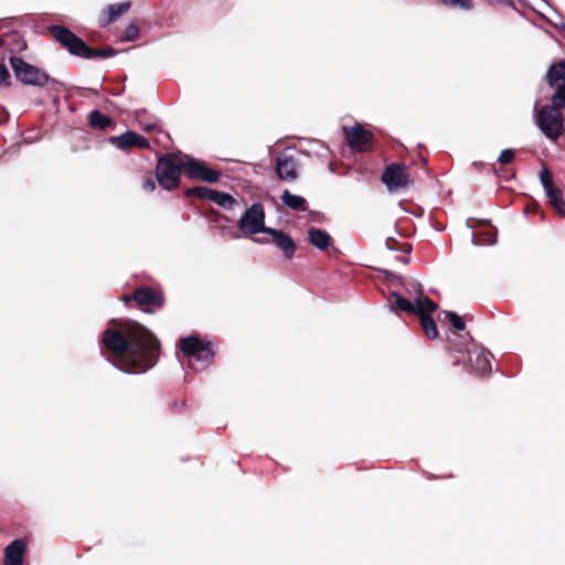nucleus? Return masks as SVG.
Listing matches in <instances>:
<instances>
[{
	"instance_id": "obj_9",
	"label": "nucleus",
	"mask_w": 565,
	"mask_h": 565,
	"mask_svg": "<svg viewBox=\"0 0 565 565\" xmlns=\"http://www.w3.org/2000/svg\"><path fill=\"white\" fill-rule=\"evenodd\" d=\"M437 309V303H435L429 298H419L417 299V315L420 320V324L425 331V334L429 339H436L438 337L437 326L434 319L430 317V313Z\"/></svg>"
},
{
	"instance_id": "obj_8",
	"label": "nucleus",
	"mask_w": 565,
	"mask_h": 565,
	"mask_svg": "<svg viewBox=\"0 0 565 565\" xmlns=\"http://www.w3.org/2000/svg\"><path fill=\"white\" fill-rule=\"evenodd\" d=\"M382 181L390 191L406 189L412 183L406 167L398 163L386 167Z\"/></svg>"
},
{
	"instance_id": "obj_38",
	"label": "nucleus",
	"mask_w": 565,
	"mask_h": 565,
	"mask_svg": "<svg viewBox=\"0 0 565 565\" xmlns=\"http://www.w3.org/2000/svg\"><path fill=\"white\" fill-rule=\"evenodd\" d=\"M153 128H154V125H148V126H146L143 129H145L146 131H150V130H152Z\"/></svg>"
},
{
	"instance_id": "obj_21",
	"label": "nucleus",
	"mask_w": 565,
	"mask_h": 565,
	"mask_svg": "<svg viewBox=\"0 0 565 565\" xmlns=\"http://www.w3.org/2000/svg\"><path fill=\"white\" fill-rule=\"evenodd\" d=\"M545 193L548 198L550 203L558 211V213L565 217V211L563 210V198H562V191L552 185L551 188L545 190Z\"/></svg>"
},
{
	"instance_id": "obj_18",
	"label": "nucleus",
	"mask_w": 565,
	"mask_h": 565,
	"mask_svg": "<svg viewBox=\"0 0 565 565\" xmlns=\"http://www.w3.org/2000/svg\"><path fill=\"white\" fill-rule=\"evenodd\" d=\"M308 241L319 250H326L331 244V236L323 230L311 226L308 230Z\"/></svg>"
},
{
	"instance_id": "obj_22",
	"label": "nucleus",
	"mask_w": 565,
	"mask_h": 565,
	"mask_svg": "<svg viewBox=\"0 0 565 565\" xmlns=\"http://www.w3.org/2000/svg\"><path fill=\"white\" fill-rule=\"evenodd\" d=\"M210 201L224 209H232L236 203L232 195L216 190H213L212 196H210Z\"/></svg>"
},
{
	"instance_id": "obj_12",
	"label": "nucleus",
	"mask_w": 565,
	"mask_h": 565,
	"mask_svg": "<svg viewBox=\"0 0 565 565\" xmlns=\"http://www.w3.org/2000/svg\"><path fill=\"white\" fill-rule=\"evenodd\" d=\"M109 141L120 150H128L132 147L147 149L150 146L149 141L143 136L131 130H127L120 136L110 137Z\"/></svg>"
},
{
	"instance_id": "obj_14",
	"label": "nucleus",
	"mask_w": 565,
	"mask_h": 565,
	"mask_svg": "<svg viewBox=\"0 0 565 565\" xmlns=\"http://www.w3.org/2000/svg\"><path fill=\"white\" fill-rule=\"evenodd\" d=\"M491 353L483 349L475 348L469 351L468 359L471 369L480 376L487 375L491 372V364L489 358Z\"/></svg>"
},
{
	"instance_id": "obj_15",
	"label": "nucleus",
	"mask_w": 565,
	"mask_h": 565,
	"mask_svg": "<svg viewBox=\"0 0 565 565\" xmlns=\"http://www.w3.org/2000/svg\"><path fill=\"white\" fill-rule=\"evenodd\" d=\"M275 169L281 180L294 181L297 179L296 160L286 152L277 157Z\"/></svg>"
},
{
	"instance_id": "obj_24",
	"label": "nucleus",
	"mask_w": 565,
	"mask_h": 565,
	"mask_svg": "<svg viewBox=\"0 0 565 565\" xmlns=\"http://www.w3.org/2000/svg\"><path fill=\"white\" fill-rule=\"evenodd\" d=\"M392 296L395 299V306L402 311L409 312V313H417V299H415V303H412L411 301L403 298L397 292H392Z\"/></svg>"
},
{
	"instance_id": "obj_36",
	"label": "nucleus",
	"mask_w": 565,
	"mask_h": 565,
	"mask_svg": "<svg viewBox=\"0 0 565 565\" xmlns=\"http://www.w3.org/2000/svg\"><path fill=\"white\" fill-rule=\"evenodd\" d=\"M142 188L143 190L151 192L156 189V181L150 175L146 177L142 182Z\"/></svg>"
},
{
	"instance_id": "obj_39",
	"label": "nucleus",
	"mask_w": 565,
	"mask_h": 565,
	"mask_svg": "<svg viewBox=\"0 0 565 565\" xmlns=\"http://www.w3.org/2000/svg\"><path fill=\"white\" fill-rule=\"evenodd\" d=\"M3 45V40L0 38V46Z\"/></svg>"
},
{
	"instance_id": "obj_17",
	"label": "nucleus",
	"mask_w": 565,
	"mask_h": 565,
	"mask_svg": "<svg viewBox=\"0 0 565 565\" xmlns=\"http://www.w3.org/2000/svg\"><path fill=\"white\" fill-rule=\"evenodd\" d=\"M25 552V543L22 540H14L4 548V565H22Z\"/></svg>"
},
{
	"instance_id": "obj_11",
	"label": "nucleus",
	"mask_w": 565,
	"mask_h": 565,
	"mask_svg": "<svg viewBox=\"0 0 565 565\" xmlns=\"http://www.w3.org/2000/svg\"><path fill=\"white\" fill-rule=\"evenodd\" d=\"M188 178L201 179L210 183L217 182L221 173L214 169L205 167L202 162L193 159H188L184 164Z\"/></svg>"
},
{
	"instance_id": "obj_30",
	"label": "nucleus",
	"mask_w": 565,
	"mask_h": 565,
	"mask_svg": "<svg viewBox=\"0 0 565 565\" xmlns=\"http://www.w3.org/2000/svg\"><path fill=\"white\" fill-rule=\"evenodd\" d=\"M446 317L449 319V321L455 330L461 331L465 329V323H463L461 317H459L457 313H455L452 311H446Z\"/></svg>"
},
{
	"instance_id": "obj_32",
	"label": "nucleus",
	"mask_w": 565,
	"mask_h": 565,
	"mask_svg": "<svg viewBox=\"0 0 565 565\" xmlns=\"http://www.w3.org/2000/svg\"><path fill=\"white\" fill-rule=\"evenodd\" d=\"M540 181L544 188V190L551 188L553 184L552 177L547 168L544 166L540 172Z\"/></svg>"
},
{
	"instance_id": "obj_2",
	"label": "nucleus",
	"mask_w": 565,
	"mask_h": 565,
	"mask_svg": "<svg viewBox=\"0 0 565 565\" xmlns=\"http://www.w3.org/2000/svg\"><path fill=\"white\" fill-rule=\"evenodd\" d=\"M52 36L61 43L73 55L83 58L103 57L107 58L115 55V50L111 47L106 49H92L82 39L75 35L68 29L61 25L50 26Z\"/></svg>"
},
{
	"instance_id": "obj_13",
	"label": "nucleus",
	"mask_w": 565,
	"mask_h": 565,
	"mask_svg": "<svg viewBox=\"0 0 565 565\" xmlns=\"http://www.w3.org/2000/svg\"><path fill=\"white\" fill-rule=\"evenodd\" d=\"M122 299L126 303L135 300L139 305H151L154 307H161L163 303L162 294L151 288H138L131 296H125Z\"/></svg>"
},
{
	"instance_id": "obj_27",
	"label": "nucleus",
	"mask_w": 565,
	"mask_h": 565,
	"mask_svg": "<svg viewBox=\"0 0 565 565\" xmlns=\"http://www.w3.org/2000/svg\"><path fill=\"white\" fill-rule=\"evenodd\" d=\"M213 189L206 186H194L186 191V196H196L203 200H209L212 196Z\"/></svg>"
},
{
	"instance_id": "obj_20",
	"label": "nucleus",
	"mask_w": 565,
	"mask_h": 565,
	"mask_svg": "<svg viewBox=\"0 0 565 565\" xmlns=\"http://www.w3.org/2000/svg\"><path fill=\"white\" fill-rule=\"evenodd\" d=\"M546 79L550 86H555L558 83L565 85V62L553 64L546 73Z\"/></svg>"
},
{
	"instance_id": "obj_10",
	"label": "nucleus",
	"mask_w": 565,
	"mask_h": 565,
	"mask_svg": "<svg viewBox=\"0 0 565 565\" xmlns=\"http://www.w3.org/2000/svg\"><path fill=\"white\" fill-rule=\"evenodd\" d=\"M350 147L356 151L363 152L372 148L373 136L370 131L356 125L352 128H343Z\"/></svg>"
},
{
	"instance_id": "obj_31",
	"label": "nucleus",
	"mask_w": 565,
	"mask_h": 565,
	"mask_svg": "<svg viewBox=\"0 0 565 565\" xmlns=\"http://www.w3.org/2000/svg\"><path fill=\"white\" fill-rule=\"evenodd\" d=\"M444 4L452 8H461L465 10H469L472 8V2L470 0H440Z\"/></svg>"
},
{
	"instance_id": "obj_1",
	"label": "nucleus",
	"mask_w": 565,
	"mask_h": 565,
	"mask_svg": "<svg viewBox=\"0 0 565 565\" xmlns=\"http://www.w3.org/2000/svg\"><path fill=\"white\" fill-rule=\"evenodd\" d=\"M102 343L115 359L114 365L126 373H143L158 360L159 341L151 331L134 321L121 323L118 330L106 329Z\"/></svg>"
},
{
	"instance_id": "obj_29",
	"label": "nucleus",
	"mask_w": 565,
	"mask_h": 565,
	"mask_svg": "<svg viewBox=\"0 0 565 565\" xmlns=\"http://www.w3.org/2000/svg\"><path fill=\"white\" fill-rule=\"evenodd\" d=\"M406 290L409 295H414L415 299L427 298L424 296L422 285L415 279H411L406 282Z\"/></svg>"
},
{
	"instance_id": "obj_37",
	"label": "nucleus",
	"mask_w": 565,
	"mask_h": 565,
	"mask_svg": "<svg viewBox=\"0 0 565 565\" xmlns=\"http://www.w3.org/2000/svg\"><path fill=\"white\" fill-rule=\"evenodd\" d=\"M396 244H397V242H396L394 238H392V237H388V238H386V241H385V245H386V247H387L388 249H391V250L396 249Z\"/></svg>"
},
{
	"instance_id": "obj_16",
	"label": "nucleus",
	"mask_w": 565,
	"mask_h": 565,
	"mask_svg": "<svg viewBox=\"0 0 565 565\" xmlns=\"http://www.w3.org/2000/svg\"><path fill=\"white\" fill-rule=\"evenodd\" d=\"M266 234H269L271 236V241L277 245L278 248L282 250L284 255L287 258H291L294 256L296 245L290 235L280 230H275L270 227L266 230Z\"/></svg>"
},
{
	"instance_id": "obj_25",
	"label": "nucleus",
	"mask_w": 565,
	"mask_h": 565,
	"mask_svg": "<svg viewBox=\"0 0 565 565\" xmlns=\"http://www.w3.org/2000/svg\"><path fill=\"white\" fill-rule=\"evenodd\" d=\"M472 243L477 246L494 245L497 243V234L492 231L482 232L477 236H472Z\"/></svg>"
},
{
	"instance_id": "obj_6",
	"label": "nucleus",
	"mask_w": 565,
	"mask_h": 565,
	"mask_svg": "<svg viewBox=\"0 0 565 565\" xmlns=\"http://www.w3.org/2000/svg\"><path fill=\"white\" fill-rule=\"evenodd\" d=\"M9 62L15 78L24 85L43 87L50 82L55 83L45 71L26 63L21 57L11 56Z\"/></svg>"
},
{
	"instance_id": "obj_34",
	"label": "nucleus",
	"mask_w": 565,
	"mask_h": 565,
	"mask_svg": "<svg viewBox=\"0 0 565 565\" xmlns=\"http://www.w3.org/2000/svg\"><path fill=\"white\" fill-rule=\"evenodd\" d=\"M139 35V29L136 24H129L122 35L126 41H134Z\"/></svg>"
},
{
	"instance_id": "obj_4",
	"label": "nucleus",
	"mask_w": 565,
	"mask_h": 565,
	"mask_svg": "<svg viewBox=\"0 0 565 565\" xmlns=\"http://www.w3.org/2000/svg\"><path fill=\"white\" fill-rule=\"evenodd\" d=\"M180 350L188 355L189 367L195 371L205 369L214 354L210 342L202 341L194 335L183 338L180 342Z\"/></svg>"
},
{
	"instance_id": "obj_26",
	"label": "nucleus",
	"mask_w": 565,
	"mask_h": 565,
	"mask_svg": "<svg viewBox=\"0 0 565 565\" xmlns=\"http://www.w3.org/2000/svg\"><path fill=\"white\" fill-rule=\"evenodd\" d=\"M130 8L129 2L115 3L108 7V21L113 22Z\"/></svg>"
},
{
	"instance_id": "obj_23",
	"label": "nucleus",
	"mask_w": 565,
	"mask_h": 565,
	"mask_svg": "<svg viewBox=\"0 0 565 565\" xmlns=\"http://www.w3.org/2000/svg\"><path fill=\"white\" fill-rule=\"evenodd\" d=\"M89 124L94 128L105 129L110 125V118L103 115L99 110H93L89 114Z\"/></svg>"
},
{
	"instance_id": "obj_3",
	"label": "nucleus",
	"mask_w": 565,
	"mask_h": 565,
	"mask_svg": "<svg viewBox=\"0 0 565 565\" xmlns=\"http://www.w3.org/2000/svg\"><path fill=\"white\" fill-rule=\"evenodd\" d=\"M540 131L550 140L556 141L564 134V118L553 105H543L534 114Z\"/></svg>"
},
{
	"instance_id": "obj_33",
	"label": "nucleus",
	"mask_w": 565,
	"mask_h": 565,
	"mask_svg": "<svg viewBox=\"0 0 565 565\" xmlns=\"http://www.w3.org/2000/svg\"><path fill=\"white\" fill-rule=\"evenodd\" d=\"M11 85V76L6 65L0 64V86L9 87Z\"/></svg>"
},
{
	"instance_id": "obj_7",
	"label": "nucleus",
	"mask_w": 565,
	"mask_h": 565,
	"mask_svg": "<svg viewBox=\"0 0 565 565\" xmlns=\"http://www.w3.org/2000/svg\"><path fill=\"white\" fill-rule=\"evenodd\" d=\"M238 228L244 235L266 233L265 211L260 203H254L248 207L238 221Z\"/></svg>"
},
{
	"instance_id": "obj_19",
	"label": "nucleus",
	"mask_w": 565,
	"mask_h": 565,
	"mask_svg": "<svg viewBox=\"0 0 565 565\" xmlns=\"http://www.w3.org/2000/svg\"><path fill=\"white\" fill-rule=\"evenodd\" d=\"M281 201L289 209L295 211H306L307 210V201L305 198L292 194L288 190H285L281 194Z\"/></svg>"
},
{
	"instance_id": "obj_5",
	"label": "nucleus",
	"mask_w": 565,
	"mask_h": 565,
	"mask_svg": "<svg viewBox=\"0 0 565 565\" xmlns=\"http://www.w3.org/2000/svg\"><path fill=\"white\" fill-rule=\"evenodd\" d=\"M185 163L186 160L174 154L161 157L156 168V178L159 185L168 191L175 189Z\"/></svg>"
},
{
	"instance_id": "obj_35",
	"label": "nucleus",
	"mask_w": 565,
	"mask_h": 565,
	"mask_svg": "<svg viewBox=\"0 0 565 565\" xmlns=\"http://www.w3.org/2000/svg\"><path fill=\"white\" fill-rule=\"evenodd\" d=\"M514 157H515V151L513 149H510V148L509 149H504L500 153V156L498 158V161L500 163H502V164H508V163H510L513 160Z\"/></svg>"
},
{
	"instance_id": "obj_28",
	"label": "nucleus",
	"mask_w": 565,
	"mask_h": 565,
	"mask_svg": "<svg viewBox=\"0 0 565 565\" xmlns=\"http://www.w3.org/2000/svg\"><path fill=\"white\" fill-rule=\"evenodd\" d=\"M552 105L556 107L557 109L565 108V85L561 84L558 85L556 92L553 94L552 98Z\"/></svg>"
}]
</instances>
